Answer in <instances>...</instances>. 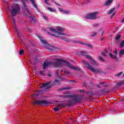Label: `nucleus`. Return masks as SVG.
<instances>
[{"label":"nucleus","instance_id":"obj_25","mask_svg":"<svg viewBox=\"0 0 124 124\" xmlns=\"http://www.w3.org/2000/svg\"><path fill=\"white\" fill-rule=\"evenodd\" d=\"M124 54V50L123 49H121L120 51L119 52V57L121 58L123 55Z\"/></svg>","mask_w":124,"mask_h":124},{"label":"nucleus","instance_id":"obj_30","mask_svg":"<svg viewBox=\"0 0 124 124\" xmlns=\"http://www.w3.org/2000/svg\"><path fill=\"white\" fill-rule=\"evenodd\" d=\"M13 21L14 26L15 27L16 30L17 31V27H16V24H15V19L13 18Z\"/></svg>","mask_w":124,"mask_h":124},{"label":"nucleus","instance_id":"obj_33","mask_svg":"<svg viewBox=\"0 0 124 124\" xmlns=\"http://www.w3.org/2000/svg\"><path fill=\"white\" fill-rule=\"evenodd\" d=\"M70 73H71L70 71H64V74L65 75H66V74H69Z\"/></svg>","mask_w":124,"mask_h":124},{"label":"nucleus","instance_id":"obj_45","mask_svg":"<svg viewBox=\"0 0 124 124\" xmlns=\"http://www.w3.org/2000/svg\"><path fill=\"white\" fill-rule=\"evenodd\" d=\"M45 2L46 3V4H48V5H50V3L47 2V1H45Z\"/></svg>","mask_w":124,"mask_h":124},{"label":"nucleus","instance_id":"obj_49","mask_svg":"<svg viewBox=\"0 0 124 124\" xmlns=\"http://www.w3.org/2000/svg\"><path fill=\"white\" fill-rule=\"evenodd\" d=\"M104 32H105L104 31H102L101 32L102 35H103Z\"/></svg>","mask_w":124,"mask_h":124},{"label":"nucleus","instance_id":"obj_24","mask_svg":"<svg viewBox=\"0 0 124 124\" xmlns=\"http://www.w3.org/2000/svg\"><path fill=\"white\" fill-rule=\"evenodd\" d=\"M28 18H30V19H31L32 21H33V22H35V19H34V16L31 15V16H28Z\"/></svg>","mask_w":124,"mask_h":124},{"label":"nucleus","instance_id":"obj_39","mask_svg":"<svg viewBox=\"0 0 124 124\" xmlns=\"http://www.w3.org/2000/svg\"><path fill=\"white\" fill-rule=\"evenodd\" d=\"M41 41L43 43H44V44H47V41H45L44 40H41Z\"/></svg>","mask_w":124,"mask_h":124},{"label":"nucleus","instance_id":"obj_64","mask_svg":"<svg viewBox=\"0 0 124 124\" xmlns=\"http://www.w3.org/2000/svg\"><path fill=\"white\" fill-rule=\"evenodd\" d=\"M25 47H26V48H28L27 46H25Z\"/></svg>","mask_w":124,"mask_h":124},{"label":"nucleus","instance_id":"obj_60","mask_svg":"<svg viewBox=\"0 0 124 124\" xmlns=\"http://www.w3.org/2000/svg\"><path fill=\"white\" fill-rule=\"evenodd\" d=\"M61 72H62V73L63 72V70H61Z\"/></svg>","mask_w":124,"mask_h":124},{"label":"nucleus","instance_id":"obj_52","mask_svg":"<svg viewBox=\"0 0 124 124\" xmlns=\"http://www.w3.org/2000/svg\"><path fill=\"white\" fill-rule=\"evenodd\" d=\"M70 82H71V83H74V80H70Z\"/></svg>","mask_w":124,"mask_h":124},{"label":"nucleus","instance_id":"obj_57","mask_svg":"<svg viewBox=\"0 0 124 124\" xmlns=\"http://www.w3.org/2000/svg\"><path fill=\"white\" fill-rule=\"evenodd\" d=\"M100 84H102L103 85L104 84H105V82H100Z\"/></svg>","mask_w":124,"mask_h":124},{"label":"nucleus","instance_id":"obj_44","mask_svg":"<svg viewBox=\"0 0 124 124\" xmlns=\"http://www.w3.org/2000/svg\"><path fill=\"white\" fill-rule=\"evenodd\" d=\"M116 14V12L113 13V14L110 17L111 19L113 17V16Z\"/></svg>","mask_w":124,"mask_h":124},{"label":"nucleus","instance_id":"obj_38","mask_svg":"<svg viewBox=\"0 0 124 124\" xmlns=\"http://www.w3.org/2000/svg\"><path fill=\"white\" fill-rule=\"evenodd\" d=\"M79 93H85V90H79Z\"/></svg>","mask_w":124,"mask_h":124},{"label":"nucleus","instance_id":"obj_12","mask_svg":"<svg viewBox=\"0 0 124 124\" xmlns=\"http://www.w3.org/2000/svg\"><path fill=\"white\" fill-rule=\"evenodd\" d=\"M22 0L24 7L25 8V9L27 10V12H28V14L29 15H31V11L28 9V6H27V4H26V2H28V0Z\"/></svg>","mask_w":124,"mask_h":124},{"label":"nucleus","instance_id":"obj_9","mask_svg":"<svg viewBox=\"0 0 124 124\" xmlns=\"http://www.w3.org/2000/svg\"><path fill=\"white\" fill-rule=\"evenodd\" d=\"M63 62H65L67 64V66L69 67V68H70L71 69H73V70H77V71H80L81 70V69L80 68H78L71 65V64H70L69 62L67 61H63Z\"/></svg>","mask_w":124,"mask_h":124},{"label":"nucleus","instance_id":"obj_37","mask_svg":"<svg viewBox=\"0 0 124 124\" xmlns=\"http://www.w3.org/2000/svg\"><path fill=\"white\" fill-rule=\"evenodd\" d=\"M98 26H99L98 23H94L93 24V27H94V28H96V27H98Z\"/></svg>","mask_w":124,"mask_h":124},{"label":"nucleus","instance_id":"obj_36","mask_svg":"<svg viewBox=\"0 0 124 124\" xmlns=\"http://www.w3.org/2000/svg\"><path fill=\"white\" fill-rule=\"evenodd\" d=\"M43 17L45 20H46V21H48V17L46 16L43 15Z\"/></svg>","mask_w":124,"mask_h":124},{"label":"nucleus","instance_id":"obj_50","mask_svg":"<svg viewBox=\"0 0 124 124\" xmlns=\"http://www.w3.org/2000/svg\"><path fill=\"white\" fill-rule=\"evenodd\" d=\"M105 39V38H101V41H102V40H104Z\"/></svg>","mask_w":124,"mask_h":124},{"label":"nucleus","instance_id":"obj_18","mask_svg":"<svg viewBox=\"0 0 124 124\" xmlns=\"http://www.w3.org/2000/svg\"><path fill=\"white\" fill-rule=\"evenodd\" d=\"M92 62H91V63L92 65H94L95 66H97L98 64L96 62H95V60H92Z\"/></svg>","mask_w":124,"mask_h":124},{"label":"nucleus","instance_id":"obj_32","mask_svg":"<svg viewBox=\"0 0 124 124\" xmlns=\"http://www.w3.org/2000/svg\"><path fill=\"white\" fill-rule=\"evenodd\" d=\"M85 57L87 59H89V60H91V61H92L93 60V59H92V57H91V56L88 55V54L86 55Z\"/></svg>","mask_w":124,"mask_h":124},{"label":"nucleus","instance_id":"obj_4","mask_svg":"<svg viewBox=\"0 0 124 124\" xmlns=\"http://www.w3.org/2000/svg\"><path fill=\"white\" fill-rule=\"evenodd\" d=\"M58 82H60V80L56 79L54 80V83L51 85L50 84H51V81L46 82V83L43 84L42 88H46V90L51 89L52 87H54V86H55V84H57V83H58Z\"/></svg>","mask_w":124,"mask_h":124},{"label":"nucleus","instance_id":"obj_55","mask_svg":"<svg viewBox=\"0 0 124 124\" xmlns=\"http://www.w3.org/2000/svg\"><path fill=\"white\" fill-rule=\"evenodd\" d=\"M124 17H123V19L122 20V23H124Z\"/></svg>","mask_w":124,"mask_h":124},{"label":"nucleus","instance_id":"obj_41","mask_svg":"<svg viewBox=\"0 0 124 124\" xmlns=\"http://www.w3.org/2000/svg\"><path fill=\"white\" fill-rule=\"evenodd\" d=\"M63 13H64L65 14H68L69 13V12L68 11H63Z\"/></svg>","mask_w":124,"mask_h":124},{"label":"nucleus","instance_id":"obj_42","mask_svg":"<svg viewBox=\"0 0 124 124\" xmlns=\"http://www.w3.org/2000/svg\"><path fill=\"white\" fill-rule=\"evenodd\" d=\"M102 56H103L104 57H106V53L105 52H102Z\"/></svg>","mask_w":124,"mask_h":124},{"label":"nucleus","instance_id":"obj_11","mask_svg":"<svg viewBox=\"0 0 124 124\" xmlns=\"http://www.w3.org/2000/svg\"><path fill=\"white\" fill-rule=\"evenodd\" d=\"M49 31H51V32H54V33H56V34H59V35H66L65 33L58 31L54 28H49Z\"/></svg>","mask_w":124,"mask_h":124},{"label":"nucleus","instance_id":"obj_6","mask_svg":"<svg viewBox=\"0 0 124 124\" xmlns=\"http://www.w3.org/2000/svg\"><path fill=\"white\" fill-rule=\"evenodd\" d=\"M97 13H93L92 14L87 15L84 16L85 19H88L89 20H95L96 19Z\"/></svg>","mask_w":124,"mask_h":124},{"label":"nucleus","instance_id":"obj_62","mask_svg":"<svg viewBox=\"0 0 124 124\" xmlns=\"http://www.w3.org/2000/svg\"><path fill=\"white\" fill-rule=\"evenodd\" d=\"M39 92V93H40V92H42V91H41V90H40Z\"/></svg>","mask_w":124,"mask_h":124},{"label":"nucleus","instance_id":"obj_56","mask_svg":"<svg viewBox=\"0 0 124 124\" xmlns=\"http://www.w3.org/2000/svg\"><path fill=\"white\" fill-rule=\"evenodd\" d=\"M48 76L49 77H51L52 76V75H51V74H48Z\"/></svg>","mask_w":124,"mask_h":124},{"label":"nucleus","instance_id":"obj_35","mask_svg":"<svg viewBox=\"0 0 124 124\" xmlns=\"http://www.w3.org/2000/svg\"><path fill=\"white\" fill-rule=\"evenodd\" d=\"M99 60L101 61V62H104V61H105L104 59L101 56H100L99 57Z\"/></svg>","mask_w":124,"mask_h":124},{"label":"nucleus","instance_id":"obj_7","mask_svg":"<svg viewBox=\"0 0 124 124\" xmlns=\"http://www.w3.org/2000/svg\"><path fill=\"white\" fill-rule=\"evenodd\" d=\"M47 33L48 34H50V35H51V36H54L55 37H56L57 38H60V39H62V40H64L66 42H70V40H69L68 38H65V37L62 36H58V35H55L54 34H52L49 33V32H47Z\"/></svg>","mask_w":124,"mask_h":124},{"label":"nucleus","instance_id":"obj_22","mask_svg":"<svg viewBox=\"0 0 124 124\" xmlns=\"http://www.w3.org/2000/svg\"><path fill=\"white\" fill-rule=\"evenodd\" d=\"M97 34V32L94 31L91 34L90 36H91L92 37H94V36H96Z\"/></svg>","mask_w":124,"mask_h":124},{"label":"nucleus","instance_id":"obj_19","mask_svg":"<svg viewBox=\"0 0 124 124\" xmlns=\"http://www.w3.org/2000/svg\"><path fill=\"white\" fill-rule=\"evenodd\" d=\"M80 44H82L83 45H86V46H87L88 47H90V48H93V46H92L91 44H88V43H80Z\"/></svg>","mask_w":124,"mask_h":124},{"label":"nucleus","instance_id":"obj_26","mask_svg":"<svg viewBox=\"0 0 124 124\" xmlns=\"http://www.w3.org/2000/svg\"><path fill=\"white\" fill-rule=\"evenodd\" d=\"M87 54L88 53L86 52L85 51H80V55L81 56H85V57H86Z\"/></svg>","mask_w":124,"mask_h":124},{"label":"nucleus","instance_id":"obj_21","mask_svg":"<svg viewBox=\"0 0 124 124\" xmlns=\"http://www.w3.org/2000/svg\"><path fill=\"white\" fill-rule=\"evenodd\" d=\"M71 89V87H65L62 88L58 90V91H64V90H70Z\"/></svg>","mask_w":124,"mask_h":124},{"label":"nucleus","instance_id":"obj_43","mask_svg":"<svg viewBox=\"0 0 124 124\" xmlns=\"http://www.w3.org/2000/svg\"><path fill=\"white\" fill-rule=\"evenodd\" d=\"M100 92H103V93H106V91H105V89H102L100 90Z\"/></svg>","mask_w":124,"mask_h":124},{"label":"nucleus","instance_id":"obj_61","mask_svg":"<svg viewBox=\"0 0 124 124\" xmlns=\"http://www.w3.org/2000/svg\"><path fill=\"white\" fill-rule=\"evenodd\" d=\"M122 101H124V99H122Z\"/></svg>","mask_w":124,"mask_h":124},{"label":"nucleus","instance_id":"obj_63","mask_svg":"<svg viewBox=\"0 0 124 124\" xmlns=\"http://www.w3.org/2000/svg\"><path fill=\"white\" fill-rule=\"evenodd\" d=\"M102 31V29H100V30H99V31Z\"/></svg>","mask_w":124,"mask_h":124},{"label":"nucleus","instance_id":"obj_29","mask_svg":"<svg viewBox=\"0 0 124 124\" xmlns=\"http://www.w3.org/2000/svg\"><path fill=\"white\" fill-rule=\"evenodd\" d=\"M124 40L121 43L120 45V48H123V47H124Z\"/></svg>","mask_w":124,"mask_h":124},{"label":"nucleus","instance_id":"obj_54","mask_svg":"<svg viewBox=\"0 0 124 124\" xmlns=\"http://www.w3.org/2000/svg\"><path fill=\"white\" fill-rule=\"evenodd\" d=\"M97 88H98L99 89H100V86H99V85H97Z\"/></svg>","mask_w":124,"mask_h":124},{"label":"nucleus","instance_id":"obj_46","mask_svg":"<svg viewBox=\"0 0 124 124\" xmlns=\"http://www.w3.org/2000/svg\"><path fill=\"white\" fill-rule=\"evenodd\" d=\"M59 74V71H57L56 72V75H57L58 76V75Z\"/></svg>","mask_w":124,"mask_h":124},{"label":"nucleus","instance_id":"obj_13","mask_svg":"<svg viewBox=\"0 0 124 124\" xmlns=\"http://www.w3.org/2000/svg\"><path fill=\"white\" fill-rule=\"evenodd\" d=\"M60 107H65L64 104H61L58 105V106L55 107L54 110L55 112H58L60 110Z\"/></svg>","mask_w":124,"mask_h":124},{"label":"nucleus","instance_id":"obj_5","mask_svg":"<svg viewBox=\"0 0 124 124\" xmlns=\"http://www.w3.org/2000/svg\"><path fill=\"white\" fill-rule=\"evenodd\" d=\"M51 103H47V101L46 100H35L33 102L32 104L33 105H47V104H50Z\"/></svg>","mask_w":124,"mask_h":124},{"label":"nucleus","instance_id":"obj_59","mask_svg":"<svg viewBox=\"0 0 124 124\" xmlns=\"http://www.w3.org/2000/svg\"><path fill=\"white\" fill-rule=\"evenodd\" d=\"M35 96H37V95H38V94H35Z\"/></svg>","mask_w":124,"mask_h":124},{"label":"nucleus","instance_id":"obj_2","mask_svg":"<svg viewBox=\"0 0 124 124\" xmlns=\"http://www.w3.org/2000/svg\"><path fill=\"white\" fill-rule=\"evenodd\" d=\"M82 63H84L85 64L86 68L87 69H89L92 72H93L94 73H98L99 74H100V73H102V71L101 70L98 69V68H93V66L91 65H90V63L88 62L86 60H82Z\"/></svg>","mask_w":124,"mask_h":124},{"label":"nucleus","instance_id":"obj_16","mask_svg":"<svg viewBox=\"0 0 124 124\" xmlns=\"http://www.w3.org/2000/svg\"><path fill=\"white\" fill-rule=\"evenodd\" d=\"M56 30L58 31H61V32H62L64 31V28H62L59 26L56 27Z\"/></svg>","mask_w":124,"mask_h":124},{"label":"nucleus","instance_id":"obj_47","mask_svg":"<svg viewBox=\"0 0 124 124\" xmlns=\"http://www.w3.org/2000/svg\"><path fill=\"white\" fill-rule=\"evenodd\" d=\"M59 10H60V11H62V12H63V10H62V9L59 8Z\"/></svg>","mask_w":124,"mask_h":124},{"label":"nucleus","instance_id":"obj_51","mask_svg":"<svg viewBox=\"0 0 124 124\" xmlns=\"http://www.w3.org/2000/svg\"><path fill=\"white\" fill-rule=\"evenodd\" d=\"M54 3H55V4H56V5H59V4L58 3H57L56 1H54Z\"/></svg>","mask_w":124,"mask_h":124},{"label":"nucleus","instance_id":"obj_23","mask_svg":"<svg viewBox=\"0 0 124 124\" xmlns=\"http://www.w3.org/2000/svg\"><path fill=\"white\" fill-rule=\"evenodd\" d=\"M116 10V9L115 8H113L112 9H111L109 12L108 13V15H111L112 13H113V12H114L115 11V10Z\"/></svg>","mask_w":124,"mask_h":124},{"label":"nucleus","instance_id":"obj_3","mask_svg":"<svg viewBox=\"0 0 124 124\" xmlns=\"http://www.w3.org/2000/svg\"><path fill=\"white\" fill-rule=\"evenodd\" d=\"M55 61H57V62H52V64L54 65L55 67H62V65H65V66H67V64L64 62H66L65 60H63L62 59H55Z\"/></svg>","mask_w":124,"mask_h":124},{"label":"nucleus","instance_id":"obj_53","mask_svg":"<svg viewBox=\"0 0 124 124\" xmlns=\"http://www.w3.org/2000/svg\"><path fill=\"white\" fill-rule=\"evenodd\" d=\"M108 87V85H104V88H106V87Z\"/></svg>","mask_w":124,"mask_h":124},{"label":"nucleus","instance_id":"obj_20","mask_svg":"<svg viewBox=\"0 0 124 124\" xmlns=\"http://www.w3.org/2000/svg\"><path fill=\"white\" fill-rule=\"evenodd\" d=\"M112 2H113V0H108V1L106 2L105 4L108 6V5H109V4H111Z\"/></svg>","mask_w":124,"mask_h":124},{"label":"nucleus","instance_id":"obj_15","mask_svg":"<svg viewBox=\"0 0 124 124\" xmlns=\"http://www.w3.org/2000/svg\"><path fill=\"white\" fill-rule=\"evenodd\" d=\"M33 6L36 8L37 10H38V7H37V5H36V3L34 1V0H30Z\"/></svg>","mask_w":124,"mask_h":124},{"label":"nucleus","instance_id":"obj_58","mask_svg":"<svg viewBox=\"0 0 124 124\" xmlns=\"http://www.w3.org/2000/svg\"><path fill=\"white\" fill-rule=\"evenodd\" d=\"M45 1H49V0H44Z\"/></svg>","mask_w":124,"mask_h":124},{"label":"nucleus","instance_id":"obj_48","mask_svg":"<svg viewBox=\"0 0 124 124\" xmlns=\"http://www.w3.org/2000/svg\"><path fill=\"white\" fill-rule=\"evenodd\" d=\"M83 85L86 87L87 86V83H86V82H84L83 83Z\"/></svg>","mask_w":124,"mask_h":124},{"label":"nucleus","instance_id":"obj_17","mask_svg":"<svg viewBox=\"0 0 124 124\" xmlns=\"http://www.w3.org/2000/svg\"><path fill=\"white\" fill-rule=\"evenodd\" d=\"M122 37V35H121L120 34H118L117 35L116 37H115V40H116V41H120L121 40V37Z\"/></svg>","mask_w":124,"mask_h":124},{"label":"nucleus","instance_id":"obj_40","mask_svg":"<svg viewBox=\"0 0 124 124\" xmlns=\"http://www.w3.org/2000/svg\"><path fill=\"white\" fill-rule=\"evenodd\" d=\"M72 42H73V43H80V44H81V43H82V42H79L77 41L76 40L72 41Z\"/></svg>","mask_w":124,"mask_h":124},{"label":"nucleus","instance_id":"obj_10","mask_svg":"<svg viewBox=\"0 0 124 124\" xmlns=\"http://www.w3.org/2000/svg\"><path fill=\"white\" fill-rule=\"evenodd\" d=\"M113 54H114L113 55L111 53H110L109 54V56H110V57L111 58V59H114V60H116V62H118L119 61V59H118V58L117 57V55H118V50L117 49H115L114 51H113Z\"/></svg>","mask_w":124,"mask_h":124},{"label":"nucleus","instance_id":"obj_1","mask_svg":"<svg viewBox=\"0 0 124 124\" xmlns=\"http://www.w3.org/2000/svg\"><path fill=\"white\" fill-rule=\"evenodd\" d=\"M70 92L67 91L64 92L63 94L61 95L60 97L62 98H72V99L69 100L67 101L68 104H66V106H68L70 107V106H72L75 105V104H77L78 102H80L81 100H82V96H80L78 94H70Z\"/></svg>","mask_w":124,"mask_h":124},{"label":"nucleus","instance_id":"obj_14","mask_svg":"<svg viewBox=\"0 0 124 124\" xmlns=\"http://www.w3.org/2000/svg\"><path fill=\"white\" fill-rule=\"evenodd\" d=\"M52 62H44V65H43L44 69H46V68L48 67V66H49V65H52Z\"/></svg>","mask_w":124,"mask_h":124},{"label":"nucleus","instance_id":"obj_27","mask_svg":"<svg viewBox=\"0 0 124 124\" xmlns=\"http://www.w3.org/2000/svg\"><path fill=\"white\" fill-rule=\"evenodd\" d=\"M47 9H48V10H49V11H50L51 12H56V10L53 9V8H52L51 7H47Z\"/></svg>","mask_w":124,"mask_h":124},{"label":"nucleus","instance_id":"obj_28","mask_svg":"<svg viewBox=\"0 0 124 124\" xmlns=\"http://www.w3.org/2000/svg\"><path fill=\"white\" fill-rule=\"evenodd\" d=\"M40 75L42 76H46V74L44 73V71H40Z\"/></svg>","mask_w":124,"mask_h":124},{"label":"nucleus","instance_id":"obj_31","mask_svg":"<svg viewBox=\"0 0 124 124\" xmlns=\"http://www.w3.org/2000/svg\"><path fill=\"white\" fill-rule=\"evenodd\" d=\"M24 50L20 49V51H19V55H20V56H22V55H23V54H24Z\"/></svg>","mask_w":124,"mask_h":124},{"label":"nucleus","instance_id":"obj_34","mask_svg":"<svg viewBox=\"0 0 124 124\" xmlns=\"http://www.w3.org/2000/svg\"><path fill=\"white\" fill-rule=\"evenodd\" d=\"M122 74H123V72H121L119 74L115 75V76L118 77L119 76H121V75H122Z\"/></svg>","mask_w":124,"mask_h":124},{"label":"nucleus","instance_id":"obj_8","mask_svg":"<svg viewBox=\"0 0 124 124\" xmlns=\"http://www.w3.org/2000/svg\"><path fill=\"white\" fill-rule=\"evenodd\" d=\"M19 11H20V7L18 5H17L16 6L15 8L13 9V10L11 11V14L12 17H15V16H16V15Z\"/></svg>","mask_w":124,"mask_h":124}]
</instances>
